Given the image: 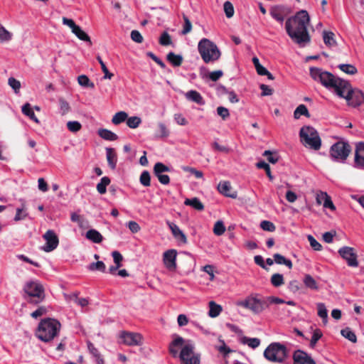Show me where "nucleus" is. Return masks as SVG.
I'll return each instance as SVG.
<instances>
[{
    "label": "nucleus",
    "instance_id": "obj_9",
    "mask_svg": "<svg viewBox=\"0 0 364 364\" xmlns=\"http://www.w3.org/2000/svg\"><path fill=\"white\" fill-rule=\"evenodd\" d=\"M237 305L249 309L255 314H260L267 308L266 298L258 299L252 296L247 297L245 300L238 301Z\"/></svg>",
    "mask_w": 364,
    "mask_h": 364
},
{
    "label": "nucleus",
    "instance_id": "obj_45",
    "mask_svg": "<svg viewBox=\"0 0 364 364\" xmlns=\"http://www.w3.org/2000/svg\"><path fill=\"white\" fill-rule=\"evenodd\" d=\"M141 118L136 116L127 117V124L131 129L137 128L141 124Z\"/></svg>",
    "mask_w": 364,
    "mask_h": 364
},
{
    "label": "nucleus",
    "instance_id": "obj_3",
    "mask_svg": "<svg viewBox=\"0 0 364 364\" xmlns=\"http://www.w3.org/2000/svg\"><path fill=\"white\" fill-rule=\"evenodd\" d=\"M23 299L32 305H38L46 297L45 289L43 284L37 280H31L25 283L23 288Z\"/></svg>",
    "mask_w": 364,
    "mask_h": 364
},
{
    "label": "nucleus",
    "instance_id": "obj_11",
    "mask_svg": "<svg viewBox=\"0 0 364 364\" xmlns=\"http://www.w3.org/2000/svg\"><path fill=\"white\" fill-rule=\"evenodd\" d=\"M193 345L190 343L182 348L179 355L182 364H200V356L193 354Z\"/></svg>",
    "mask_w": 364,
    "mask_h": 364
},
{
    "label": "nucleus",
    "instance_id": "obj_1",
    "mask_svg": "<svg viewBox=\"0 0 364 364\" xmlns=\"http://www.w3.org/2000/svg\"><path fill=\"white\" fill-rule=\"evenodd\" d=\"M310 21L306 10L298 11L295 16L289 18L285 23V28L291 39L299 45L309 43L311 37L307 30Z\"/></svg>",
    "mask_w": 364,
    "mask_h": 364
},
{
    "label": "nucleus",
    "instance_id": "obj_16",
    "mask_svg": "<svg viewBox=\"0 0 364 364\" xmlns=\"http://www.w3.org/2000/svg\"><path fill=\"white\" fill-rule=\"evenodd\" d=\"M121 338L123 343L128 346H138L141 343V336L136 333L123 332Z\"/></svg>",
    "mask_w": 364,
    "mask_h": 364
},
{
    "label": "nucleus",
    "instance_id": "obj_55",
    "mask_svg": "<svg viewBox=\"0 0 364 364\" xmlns=\"http://www.w3.org/2000/svg\"><path fill=\"white\" fill-rule=\"evenodd\" d=\"M59 104L62 115H65L70 111V106L65 99L60 98Z\"/></svg>",
    "mask_w": 364,
    "mask_h": 364
},
{
    "label": "nucleus",
    "instance_id": "obj_63",
    "mask_svg": "<svg viewBox=\"0 0 364 364\" xmlns=\"http://www.w3.org/2000/svg\"><path fill=\"white\" fill-rule=\"evenodd\" d=\"M131 38L133 41L141 43L144 41V38L141 34L136 30H133L131 32Z\"/></svg>",
    "mask_w": 364,
    "mask_h": 364
},
{
    "label": "nucleus",
    "instance_id": "obj_32",
    "mask_svg": "<svg viewBox=\"0 0 364 364\" xmlns=\"http://www.w3.org/2000/svg\"><path fill=\"white\" fill-rule=\"evenodd\" d=\"M72 32L81 41L88 42L90 45L92 44V41L90 40V36L81 29L79 26L72 31Z\"/></svg>",
    "mask_w": 364,
    "mask_h": 364
},
{
    "label": "nucleus",
    "instance_id": "obj_57",
    "mask_svg": "<svg viewBox=\"0 0 364 364\" xmlns=\"http://www.w3.org/2000/svg\"><path fill=\"white\" fill-rule=\"evenodd\" d=\"M183 18L184 21L183 28L181 31V33L183 35H186L187 33H190L192 30V23L189 18L186 16H183Z\"/></svg>",
    "mask_w": 364,
    "mask_h": 364
},
{
    "label": "nucleus",
    "instance_id": "obj_35",
    "mask_svg": "<svg viewBox=\"0 0 364 364\" xmlns=\"http://www.w3.org/2000/svg\"><path fill=\"white\" fill-rule=\"evenodd\" d=\"M111 181L109 177L104 176L101 178L100 183L97 185V191L100 194H105L107 191V186L110 183Z\"/></svg>",
    "mask_w": 364,
    "mask_h": 364
},
{
    "label": "nucleus",
    "instance_id": "obj_26",
    "mask_svg": "<svg viewBox=\"0 0 364 364\" xmlns=\"http://www.w3.org/2000/svg\"><path fill=\"white\" fill-rule=\"evenodd\" d=\"M184 204L186 205L191 206L194 209L199 211L204 210L203 204L196 197L192 198H186L184 201Z\"/></svg>",
    "mask_w": 364,
    "mask_h": 364
},
{
    "label": "nucleus",
    "instance_id": "obj_21",
    "mask_svg": "<svg viewBox=\"0 0 364 364\" xmlns=\"http://www.w3.org/2000/svg\"><path fill=\"white\" fill-rule=\"evenodd\" d=\"M186 97L187 100L194 102L199 105H203L205 100H203L201 95L196 90H190L186 93Z\"/></svg>",
    "mask_w": 364,
    "mask_h": 364
},
{
    "label": "nucleus",
    "instance_id": "obj_61",
    "mask_svg": "<svg viewBox=\"0 0 364 364\" xmlns=\"http://www.w3.org/2000/svg\"><path fill=\"white\" fill-rule=\"evenodd\" d=\"M9 85L12 87L16 93H18L21 88V82L14 77H9L8 80Z\"/></svg>",
    "mask_w": 364,
    "mask_h": 364
},
{
    "label": "nucleus",
    "instance_id": "obj_18",
    "mask_svg": "<svg viewBox=\"0 0 364 364\" xmlns=\"http://www.w3.org/2000/svg\"><path fill=\"white\" fill-rule=\"evenodd\" d=\"M355 166L358 168L364 166V142H360L356 146Z\"/></svg>",
    "mask_w": 364,
    "mask_h": 364
},
{
    "label": "nucleus",
    "instance_id": "obj_28",
    "mask_svg": "<svg viewBox=\"0 0 364 364\" xmlns=\"http://www.w3.org/2000/svg\"><path fill=\"white\" fill-rule=\"evenodd\" d=\"M209 312L208 315L211 318H215L222 311L223 309L222 306L219 304H217L215 301H211L209 302Z\"/></svg>",
    "mask_w": 364,
    "mask_h": 364
},
{
    "label": "nucleus",
    "instance_id": "obj_59",
    "mask_svg": "<svg viewBox=\"0 0 364 364\" xmlns=\"http://www.w3.org/2000/svg\"><path fill=\"white\" fill-rule=\"evenodd\" d=\"M301 287V283L297 280H292L288 284L289 290L292 293L298 292Z\"/></svg>",
    "mask_w": 364,
    "mask_h": 364
},
{
    "label": "nucleus",
    "instance_id": "obj_10",
    "mask_svg": "<svg viewBox=\"0 0 364 364\" xmlns=\"http://www.w3.org/2000/svg\"><path fill=\"white\" fill-rule=\"evenodd\" d=\"M343 95L342 97L350 106L356 107L364 102V93L358 89H353L350 83L349 87L343 89Z\"/></svg>",
    "mask_w": 364,
    "mask_h": 364
},
{
    "label": "nucleus",
    "instance_id": "obj_31",
    "mask_svg": "<svg viewBox=\"0 0 364 364\" xmlns=\"http://www.w3.org/2000/svg\"><path fill=\"white\" fill-rule=\"evenodd\" d=\"M317 306V314L318 316L322 318L323 323L326 324L328 322V311L323 303H318Z\"/></svg>",
    "mask_w": 364,
    "mask_h": 364
},
{
    "label": "nucleus",
    "instance_id": "obj_44",
    "mask_svg": "<svg viewBox=\"0 0 364 364\" xmlns=\"http://www.w3.org/2000/svg\"><path fill=\"white\" fill-rule=\"evenodd\" d=\"M87 347L90 353L96 358L97 364H103V359L101 358L100 354L95 346L92 343L89 342Z\"/></svg>",
    "mask_w": 364,
    "mask_h": 364
},
{
    "label": "nucleus",
    "instance_id": "obj_56",
    "mask_svg": "<svg viewBox=\"0 0 364 364\" xmlns=\"http://www.w3.org/2000/svg\"><path fill=\"white\" fill-rule=\"evenodd\" d=\"M224 11L228 18H231L234 15V7L231 2L227 1L223 5Z\"/></svg>",
    "mask_w": 364,
    "mask_h": 364
},
{
    "label": "nucleus",
    "instance_id": "obj_25",
    "mask_svg": "<svg viewBox=\"0 0 364 364\" xmlns=\"http://www.w3.org/2000/svg\"><path fill=\"white\" fill-rule=\"evenodd\" d=\"M166 59L174 67H178L181 65L183 63L182 55L175 54L173 52H170L167 54Z\"/></svg>",
    "mask_w": 364,
    "mask_h": 364
},
{
    "label": "nucleus",
    "instance_id": "obj_19",
    "mask_svg": "<svg viewBox=\"0 0 364 364\" xmlns=\"http://www.w3.org/2000/svg\"><path fill=\"white\" fill-rule=\"evenodd\" d=\"M105 151L108 166L112 170H114L117 164V152L114 148L111 147H107Z\"/></svg>",
    "mask_w": 364,
    "mask_h": 364
},
{
    "label": "nucleus",
    "instance_id": "obj_49",
    "mask_svg": "<svg viewBox=\"0 0 364 364\" xmlns=\"http://www.w3.org/2000/svg\"><path fill=\"white\" fill-rule=\"evenodd\" d=\"M159 42L163 46H168L172 43V40L168 32L164 31L159 38Z\"/></svg>",
    "mask_w": 364,
    "mask_h": 364
},
{
    "label": "nucleus",
    "instance_id": "obj_15",
    "mask_svg": "<svg viewBox=\"0 0 364 364\" xmlns=\"http://www.w3.org/2000/svg\"><path fill=\"white\" fill-rule=\"evenodd\" d=\"M294 364H316V362L306 352L296 350L293 354Z\"/></svg>",
    "mask_w": 364,
    "mask_h": 364
},
{
    "label": "nucleus",
    "instance_id": "obj_41",
    "mask_svg": "<svg viewBox=\"0 0 364 364\" xmlns=\"http://www.w3.org/2000/svg\"><path fill=\"white\" fill-rule=\"evenodd\" d=\"M270 281L272 284L275 287H279L284 284L283 275L279 273L272 274Z\"/></svg>",
    "mask_w": 364,
    "mask_h": 364
},
{
    "label": "nucleus",
    "instance_id": "obj_38",
    "mask_svg": "<svg viewBox=\"0 0 364 364\" xmlns=\"http://www.w3.org/2000/svg\"><path fill=\"white\" fill-rule=\"evenodd\" d=\"M242 343L247 344L252 348H256L260 345V340L257 338H248L244 336L241 340Z\"/></svg>",
    "mask_w": 364,
    "mask_h": 364
},
{
    "label": "nucleus",
    "instance_id": "obj_22",
    "mask_svg": "<svg viewBox=\"0 0 364 364\" xmlns=\"http://www.w3.org/2000/svg\"><path fill=\"white\" fill-rule=\"evenodd\" d=\"M218 190L220 193L225 196L230 197L232 198H235L236 197L235 194L230 193V191L231 190V185L229 181H220L218 186Z\"/></svg>",
    "mask_w": 364,
    "mask_h": 364
},
{
    "label": "nucleus",
    "instance_id": "obj_27",
    "mask_svg": "<svg viewBox=\"0 0 364 364\" xmlns=\"http://www.w3.org/2000/svg\"><path fill=\"white\" fill-rule=\"evenodd\" d=\"M334 37L335 34L331 31H324L323 32V42L328 47L336 46V41Z\"/></svg>",
    "mask_w": 364,
    "mask_h": 364
},
{
    "label": "nucleus",
    "instance_id": "obj_6",
    "mask_svg": "<svg viewBox=\"0 0 364 364\" xmlns=\"http://www.w3.org/2000/svg\"><path fill=\"white\" fill-rule=\"evenodd\" d=\"M301 142L305 146L318 150L321 146V140L318 132L312 127H303L299 132Z\"/></svg>",
    "mask_w": 364,
    "mask_h": 364
},
{
    "label": "nucleus",
    "instance_id": "obj_51",
    "mask_svg": "<svg viewBox=\"0 0 364 364\" xmlns=\"http://www.w3.org/2000/svg\"><path fill=\"white\" fill-rule=\"evenodd\" d=\"M256 166L258 168H262L264 170V171L266 172V174L268 176V178H269V180L272 181L273 179V176L272 175L271 170H270V166L268 164H267L264 161H260L258 163H257Z\"/></svg>",
    "mask_w": 364,
    "mask_h": 364
},
{
    "label": "nucleus",
    "instance_id": "obj_64",
    "mask_svg": "<svg viewBox=\"0 0 364 364\" xmlns=\"http://www.w3.org/2000/svg\"><path fill=\"white\" fill-rule=\"evenodd\" d=\"M112 255L114 262L115 263V264L117 265L118 267H121L122 261L123 260V257L121 255V253L118 251H114V252H112Z\"/></svg>",
    "mask_w": 364,
    "mask_h": 364
},
{
    "label": "nucleus",
    "instance_id": "obj_53",
    "mask_svg": "<svg viewBox=\"0 0 364 364\" xmlns=\"http://www.w3.org/2000/svg\"><path fill=\"white\" fill-rule=\"evenodd\" d=\"M252 63L255 67L257 74L259 75H264L267 69L259 63V60L257 57H253Z\"/></svg>",
    "mask_w": 364,
    "mask_h": 364
},
{
    "label": "nucleus",
    "instance_id": "obj_46",
    "mask_svg": "<svg viewBox=\"0 0 364 364\" xmlns=\"http://www.w3.org/2000/svg\"><path fill=\"white\" fill-rule=\"evenodd\" d=\"M141 184L145 187H149L151 185V176L148 171H144L139 178Z\"/></svg>",
    "mask_w": 364,
    "mask_h": 364
},
{
    "label": "nucleus",
    "instance_id": "obj_2",
    "mask_svg": "<svg viewBox=\"0 0 364 364\" xmlns=\"http://www.w3.org/2000/svg\"><path fill=\"white\" fill-rule=\"evenodd\" d=\"M310 75L319 81L324 87L333 88L339 97L344 96L343 89L349 87V82L339 77H336L332 73L323 71L321 68H311Z\"/></svg>",
    "mask_w": 364,
    "mask_h": 364
},
{
    "label": "nucleus",
    "instance_id": "obj_43",
    "mask_svg": "<svg viewBox=\"0 0 364 364\" xmlns=\"http://www.w3.org/2000/svg\"><path fill=\"white\" fill-rule=\"evenodd\" d=\"M341 335L353 343L357 342V337L350 328H346L341 331Z\"/></svg>",
    "mask_w": 364,
    "mask_h": 364
},
{
    "label": "nucleus",
    "instance_id": "obj_40",
    "mask_svg": "<svg viewBox=\"0 0 364 364\" xmlns=\"http://www.w3.org/2000/svg\"><path fill=\"white\" fill-rule=\"evenodd\" d=\"M87 269L92 272L99 271L101 272H105L106 269V266L103 262L97 261V262L90 263L87 267Z\"/></svg>",
    "mask_w": 364,
    "mask_h": 364
},
{
    "label": "nucleus",
    "instance_id": "obj_4",
    "mask_svg": "<svg viewBox=\"0 0 364 364\" xmlns=\"http://www.w3.org/2000/svg\"><path fill=\"white\" fill-rule=\"evenodd\" d=\"M60 323L54 318H44L39 323L36 336L44 342L53 340L60 330Z\"/></svg>",
    "mask_w": 364,
    "mask_h": 364
},
{
    "label": "nucleus",
    "instance_id": "obj_33",
    "mask_svg": "<svg viewBox=\"0 0 364 364\" xmlns=\"http://www.w3.org/2000/svg\"><path fill=\"white\" fill-rule=\"evenodd\" d=\"M274 262L278 264H284L289 269H291L293 267V264L291 260L285 258L283 255L276 253L273 255Z\"/></svg>",
    "mask_w": 364,
    "mask_h": 364
},
{
    "label": "nucleus",
    "instance_id": "obj_39",
    "mask_svg": "<svg viewBox=\"0 0 364 364\" xmlns=\"http://www.w3.org/2000/svg\"><path fill=\"white\" fill-rule=\"evenodd\" d=\"M338 68L343 73L348 75H355L358 73V70L353 65L351 64H340Z\"/></svg>",
    "mask_w": 364,
    "mask_h": 364
},
{
    "label": "nucleus",
    "instance_id": "obj_20",
    "mask_svg": "<svg viewBox=\"0 0 364 364\" xmlns=\"http://www.w3.org/2000/svg\"><path fill=\"white\" fill-rule=\"evenodd\" d=\"M184 343V339L177 336L175 339L169 345V353L173 357L176 358L178 356V350L176 348L181 347Z\"/></svg>",
    "mask_w": 364,
    "mask_h": 364
},
{
    "label": "nucleus",
    "instance_id": "obj_12",
    "mask_svg": "<svg viewBox=\"0 0 364 364\" xmlns=\"http://www.w3.org/2000/svg\"><path fill=\"white\" fill-rule=\"evenodd\" d=\"M339 255L346 262L347 264L351 267H358V255L356 250L351 247L344 246L338 251Z\"/></svg>",
    "mask_w": 364,
    "mask_h": 364
},
{
    "label": "nucleus",
    "instance_id": "obj_62",
    "mask_svg": "<svg viewBox=\"0 0 364 364\" xmlns=\"http://www.w3.org/2000/svg\"><path fill=\"white\" fill-rule=\"evenodd\" d=\"M158 127L160 132L159 137L166 138L169 135V131L164 123H159Z\"/></svg>",
    "mask_w": 364,
    "mask_h": 364
},
{
    "label": "nucleus",
    "instance_id": "obj_17",
    "mask_svg": "<svg viewBox=\"0 0 364 364\" xmlns=\"http://www.w3.org/2000/svg\"><path fill=\"white\" fill-rule=\"evenodd\" d=\"M170 230H171L173 236L177 240L181 242L183 244L187 243V237L186 235L182 232L179 227L173 223L167 221Z\"/></svg>",
    "mask_w": 364,
    "mask_h": 364
},
{
    "label": "nucleus",
    "instance_id": "obj_54",
    "mask_svg": "<svg viewBox=\"0 0 364 364\" xmlns=\"http://www.w3.org/2000/svg\"><path fill=\"white\" fill-rule=\"evenodd\" d=\"M323 334L320 329L316 328L314 331L313 336L310 341V346L311 348H314L318 341L322 337Z\"/></svg>",
    "mask_w": 364,
    "mask_h": 364
},
{
    "label": "nucleus",
    "instance_id": "obj_36",
    "mask_svg": "<svg viewBox=\"0 0 364 364\" xmlns=\"http://www.w3.org/2000/svg\"><path fill=\"white\" fill-rule=\"evenodd\" d=\"M301 115L310 117L309 110L304 105H299L294 112V117L296 119H299Z\"/></svg>",
    "mask_w": 364,
    "mask_h": 364
},
{
    "label": "nucleus",
    "instance_id": "obj_60",
    "mask_svg": "<svg viewBox=\"0 0 364 364\" xmlns=\"http://www.w3.org/2000/svg\"><path fill=\"white\" fill-rule=\"evenodd\" d=\"M307 239L311 247L316 251H320L322 249L321 245L311 235H309Z\"/></svg>",
    "mask_w": 364,
    "mask_h": 364
},
{
    "label": "nucleus",
    "instance_id": "obj_23",
    "mask_svg": "<svg viewBox=\"0 0 364 364\" xmlns=\"http://www.w3.org/2000/svg\"><path fill=\"white\" fill-rule=\"evenodd\" d=\"M86 237L95 243H100L103 240V236L95 229L89 230L86 232Z\"/></svg>",
    "mask_w": 364,
    "mask_h": 364
},
{
    "label": "nucleus",
    "instance_id": "obj_14",
    "mask_svg": "<svg viewBox=\"0 0 364 364\" xmlns=\"http://www.w3.org/2000/svg\"><path fill=\"white\" fill-rule=\"evenodd\" d=\"M177 251L171 249L166 251L163 255V262L164 265L169 270H175L176 268Z\"/></svg>",
    "mask_w": 364,
    "mask_h": 364
},
{
    "label": "nucleus",
    "instance_id": "obj_34",
    "mask_svg": "<svg viewBox=\"0 0 364 364\" xmlns=\"http://www.w3.org/2000/svg\"><path fill=\"white\" fill-rule=\"evenodd\" d=\"M303 282L306 287L310 289L317 290L318 289L316 281L310 274H306Z\"/></svg>",
    "mask_w": 364,
    "mask_h": 364
},
{
    "label": "nucleus",
    "instance_id": "obj_13",
    "mask_svg": "<svg viewBox=\"0 0 364 364\" xmlns=\"http://www.w3.org/2000/svg\"><path fill=\"white\" fill-rule=\"evenodd\" d=\"M43 237L46 240V245L42 248L43 251L49 252L56 249L59 244V239L53 230H47Z\"/></svg>",
    "mask_w": 364,
    "mask_h": 364
},
{
    "label": "nucleus",
    "instance_id": "obj_48",
    "mask_svg": "<svg viewBox=\"0 0 364 364\" xmlns=\"http://www.w3.org/2000/svg\"><path fill=\"white\" fill-rule=\"evenodd\" d=\"M97 60L99 62V63L100 64L102 70V72L104 73L103 78L104 79H109V80L112 79V77L114 76V74L110 73L108 70L105 63L103 62V60H102L101 57L98 55L97 57Z\"/></svg>",
    "mask_w": 364,
    "mask_h": 364
},
{
    "label": "nucleus",
    "instance_id": "obj_58",
    "mask_svg": "<svg viewBox=\"0 0 364 364\" xmlns=\"http://www.w3.org/2000/svg\"><path fill=\"white\" fill-rule=\"evenodd\" d=\"M260 227L263 230L274 232L276 230L274 224L268 220H263L260 223Z\"/></svg>",
    "mask_w": 364,
    "mask_h": 364
},
{
    "label": "nucleus",
    "instance_id": "obj_30",
    "mask_svg": "<svg viewBox=\"0 0 364 364\" xmlns=\"http://www.w3.org/2000/svg\"><path fill=\"white\" fill-rule=\"evenodd\" d=\"M21 111L23 114L28 117L34 121L36 123H39L38 119L36 117V114L33 109L31 107V105L29 103H26L21 109Z\"/></svg>",
    "mask_w": 364,
    "mask_h": 364
},
{
    "label": "nucleus",
    "instance_id": "obj_52",
    "mask_svg": "<svg viewBox=\"0 0 364 364\" xmlns=\"http://www.w3.org/2000/svg\"><path fill=\"white\" fill-rule=\"evenodd\" d=\"M225 231V227L221 220L217 221L213 228V232L215 235H222Z\"/></svg>",
    "mask_w": 364,
    "mask_h": 364
},
{
    "label": "nucleus",
    "instance_id": "obj_7",
    "mask_svg": "<svg viewBox=\"0 0 364 364\" xmlns=\"http://www.w3.org/2000/svg\"><path fill=\"white\" fill-rule=\"evenodd\" d=\"M288 355L286 346L280 343H270L264 351V357L272 363H283Z\"/></svg>",
    "mask_w": 364,
    "mask_h": 364
},
{
    "label": "nucleus",
    "instance_id": "obj_42",
    "mask_svg": "<svg viewBox=\"0 0 364 364\" xmlns=\"http://www.w3.org/2000/svg\"><path fill=\"white\" fill-rule=\"evenodd\" d=\"M77 82L80 85L85 87L94 88L95 85L92 82H91L89 77L85 75H81L77 77Z\"/></svg>",
    "mask_w": 364,
    "mask_h": 364
},
{
    "label": "nucleus",
    "instance_id": "obj_5",
    "mask_svg": "<svg viewBox=\"0 0 364 364\" xmlns=\"http://www.w3.org/2000/svg\"><path fill=\"white\" fill-rule=\"evenodd\" d=\"M198 52L205 63L218 60L220 52L217 46L207 38H203L198 43Z\"/></svg>",
    "mask_w": 364,
    "mask_h": 364
},
{
    "label": "nucleus",
    "instance_id": "obj_47",
    "mask_svg": "<svg viewBox=\"0 0 364 364\" xmlns=\"http://www.w3.org/2000/svg\"><path fill=\"white\" fill-rule=\"evenodd\" d=\"M12 34L0 23V43L9 41Z\"/></svg>",
    "mask_w": 364,
    "mask_h": 364
},
{
    "label": "nucleus",
    "instance_id": "obj_24",
    "mask_svg": "<svg viewBox=\"0 0 364 364\" xmlns=\"http://www.w3.org/2000/svg\"><path fill=\"white\" fill-rule=\"evenodd\" d=\"M97 134L101 138L107 141H115L118 139L116 134L107 129H98Z\"/></svg>",
    "mask_w": 364,
    "mask_h": 364
},
{
    "label": "nucleus",
    "instance_id": "obj_50",
    "mask_svg": "<svg viewBox=\"0 0 364 364\" xmlns=\"http://www.w3.org/2000/svg\"><path fill=\"white\" fill-rule=\"evenodd\" d=\"M67 128L70 132L76 133L81 129L82 125L77 121H69L67 122Z\"/></svg>",
    "mask_w": 364,
    "mask_h": 364
},
{
    "label": "nucleus",
    "instance_id": "obj_8",
    "mask_svg": "<svg viewBox=\"0 0 364 364\" xmlns=\"http://www.w3.org/2000/svg\"><path fill=\"white\" fill-rule=\"evenodd\" d=\"M351 150V146L348 142L338 141L331 146L329 154L333 161L343 163Z\"/></svg>",
    "mask_w": 364,
    "mask_h": 364
},
{
    "label": "nucleus",
    "instance_id": "obj_37",
    "mask_svg": "<svg viewBox=\"0 0 364 364\" xmlns=\"http://www.w3.org/2000/svg\"><path fill=\"white\" fill-rule=\"evenodd\" d=\"M128 114L124 111L117 112L112 119V124L118 125L127 120Z\"/></svg>",
    "mask_w": 364,
    "mask_h": 364
},
{
    "label": "nucleus",
    "instance_id": "obj_29",
    "mask_svg": "<svg viewBox=\"0 0 364 364\" xmlns=\"http://www.w3.org/2000/svg\"><path fill=\"white\" fill-rule=\"evenodd\" d=\"M170 168L161 162H157L155 164L153 173L156 177H159V176L164 175V172H169Z\"/></svg>",
    "mask_w": 364,
    "mask_h": 364
}]
</instances>
